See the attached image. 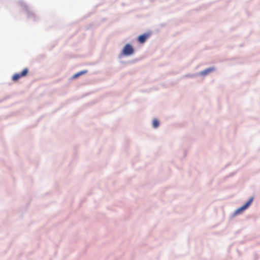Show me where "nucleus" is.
<instances>
[{
  "label": "nucleus",
  "instance_id": "f257e3e1",
  "mask_svg": "<svg viewBox=\"0 0 260 260\" xmlns=\"http://www.w3.org/2000/svg\"><path fill=\"white\" fill-rule=\"evenodd\" d=\"M28 70L27 69H24L21 73H17L14 74L12 77V80L13 81H17L20 78L26 76L28 74Z\"/></svg>",
  "mask_w": 260,
  "mask_h": 260
},
{
  "label": "nucleus",
  "instance_id": "f03ea898",
  "mask_svg": "<svg viewBox=\"0 0 260 260\" xmlns=\"http://www.w3.org/2000/svg\"><path fill=\"white\" fill-rule=\"evenodd\" d=\"M134 49L132 46L129 44H127L123 48L122 53L124 55L128 56L131 55L134 53Z\"/></svg>",
  "mask_w": 260,
  "mask_h": 260
},
{
  "label": "nucleus",
  "instance_id": "7ed1b4c3",
  "mask_svg": "<svg viewBox=\"0 0 260 260\" xmlns=\"http://www.w3.org/2000/svg\"><path fill=\"white\" fill-rule=\"evenodd\" d=\"M252 201H253V198H251L248 202H247L244 205H243L240 208H239L237 210V211L238 212H242V211H244V210H245L251 204Z\"/></svg>",
  "mask_w": 260,
  "mask_h": 260
},
{
  "label": "nucleus",
  "instance_id": "20e7f679",
  "mask_svg": "<svg viewBox=\"0 0 260 260\" xmlns=\"http://www.w3.org/2000/svg\"><path fill=\"white\" fill-rule=\"evenodd\" d=\"M149 36V34H143L142 35H140L138 37V40L140 43L143 44L147 40V39H148Z\"/></svg>",
  "mask_w": 260,
  "mask_h": 260
},
{
  "label": "nucleus",
  "instance_id": "39448f33",
  "mask_svg": "<svg viewBox=\"0 0 260 260\" xmlns=\"http://www.w3.org/2000/svg\"><path fill=\"white\" fill-rule=\"evenodd\" d=\"M214 70H215V68L214 67L209 68H208V69L202 71L200 73V74L201 75L205 76V75H207V74H209L210 73L214 71Z\"/></svg>",
  "mask_w": 260,
  "mask_h": 260
},
{
  "label": "nucleus",
  "instance_id": "423d86ee",
  "mask_svg": "<svg viewBox=\"0 0 260 260\" xmlns=\"http://www.w3.org/2000/svg\"><path fill=\"white\" fill-rule=\"evenodd\" d=\"M87 73V71L86 70H85V71H81L80 72H78L76 74H75L74 76H73V78H77L79 76H80V75H83L84 74H85Z\"/></svg>",
  "mask_w": 260,
  "mask_h": 260
},
{
  "label": "nucleus",
  "instance_id": "0eeeda50",
  "mask_svg": "<svg viewBox=\"0 0 260 260\" xmlns=\"http://www.w3.org/2000/svg\"><path fill=\"white\" fill-rule=\"evenodd\" d=\"M159 125V121L157 119H154L153 121V126L154 128H156Z\"/></svg>",
  "mask_w": 260,
  "mask_h": 260
}]
</instances>
